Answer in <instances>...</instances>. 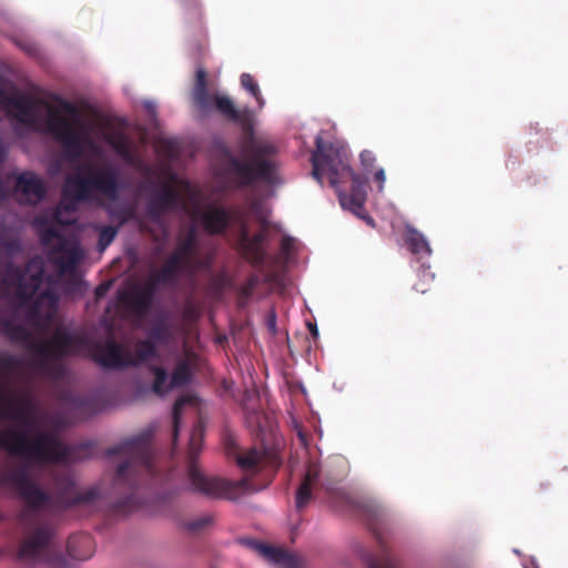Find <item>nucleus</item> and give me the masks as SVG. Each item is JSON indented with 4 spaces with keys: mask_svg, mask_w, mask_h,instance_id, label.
I'll use <instances>...</instances> for the list:
<instances>
[{
    "mask_svg": "<svg viewBox=\"0 0 568 568\" xmlns=\"http://www.w3.org/2000/svg\"><path fill=\"white\" fill-rule=\"evenodd\" d=\"M192 101L203 113L215 109L229 121L239 123L245 135L243 150L248 160L242 161L234 156L226 148V173L234 175L237 187L252 186L257 182L273 184L277 179L276 161L277 148L267 140L255 138L252 114L248 108L237 110L233 101L226 95L211 94L209 92L207 73L204 68H197L192 89Z\"/></svg>",
    "mask_w": 568,
    "mask_h": 568,
    "instance_id": "1",
    "label": "nucleus"
},
{
    "mask_svg": "<svg viewBox=\"0 0 568 568\" xmlns=\"http://www.w3.org/2000/svg\"><path fill=\"white\" fill-rule=\"evenodd\" d=\"M55 105L49 101L0 89V110L21 124L41 130L62 146L69 159H74V103L53 95Z\"/></svg>",
    "mask_w": 568,
    "mask_h": 568,
    "instance_id": "2",
    "label": "nucleus"
},
{
    "mask_svg": "<svg viewBox=\"0 0 568 568\" xmlns=\"http://www.w3.org/2000/svg\"><path fill=\"white\" fill-rule=\"evenodd\" d=\"M0 487H11L26 505V513H39L48 509L62 511L78 505H89L99 498V489L89 487L79 490L73 478L57 476L54 495H50L33 483L26 465L7 464L0 470Z\"/></svg>",
    "mask_w": 568,
    "mask_h": 568,
    "instance_id": "3",
    "label": "nucleus"
},
{
    "mask_svg": "<svg viewBox=\"0 0 568 568\" xmlns=\"http://www.w3.org/2000/svg\"><path fill=\"white\" fill-rule=\"evenodd\" d=\"M105 454L108 457L120 455L124 458L116 468L114 485L126 487L131 491L129 496L113 505L114 511L128 514L139 509L140 500L134 495L139 486L149 480L162 479L151 445V435L142 433L128 438L119 445L108 448Z\"/></svg>",
    "mask_w": 568,
    "mask_h": 568,
    "instance_id": "4",
    "label": "nucleus"
},
{
    "mask_svg": "<svg viewBox=\"0 0 568 568\" xmlns=\"http://www.w3.org/2000/svg\"><path fill=\"white\" fill-rule=\"evenodd\" d=\"M0 333L10 342L23 345L30 353L36 354L38 367L45 372L60 373L62 367L53 365V361L79 355L89 346L85 336L62 326L55 327L50 339L37 342L32 332L13 318L0 320Z\"/></svg>",
    "mask_w": 568,
    "mask_h": 568,
    "instance_id": "5",
    "label": "nucleus"
},
{
    "mask_svg": "<svg viewBox=\"0 0 568 568\" xmlns=\"http://www.w3.org/2000/svg\"><path fill=\"white\" fill-rule=\"evenodd\" d=\"M43 276L44 268L40 258H31L23 268L9 264L3 276V283L16 288L19 306H28V321L37 326H43L42 322L51 323L58 307V296L51 290H45L31 302L43 282Z\"/></svg>",
    "mask_w": 568,
    "mask_h": 568,
    "instance_id": "6",
    "label": "nucleus"
},
{
    "mask_svg": "<svg viewBox=\"0 0 568 568\" xmlns=\"http://www.w3.org/2000/svg\"><path fill=\"white\" fill-rule=\"evenodd\" d=\"M0 448L37 463H67L71 458L69 446L53 432H39L30 438L26 430L8 427L0 430Z\"/></svg>",
    "mask_w": 568,
    "mask_h": 568,
    "instance_id": "7",
    "label": "nucleus"
},
{
    "mask_svg": "<svg viewBox=\"0 0 568 568\" xmlns=\"http://www.w3.org/2000/svg\"><path fill=\"white\" fill-rule=\"evenodd\" d=\"M204 438V424L199 419L192 428L187 450V480L192 491L211 498H226L235 500L251 491L247 479L237 481L224 480L206 475L199 466L196 458L201 453Z\"/></svg>",
    "mask_w": 568,
    "mask_h": 568,
    "instance_id": "8",
    "label": "nucleus"
},
{
    "mask_svg": "<svg viewBox=\"0 0 568 568\" xmlns=\"http://www.w3.org/2000/svg\"><path fill=\"white\" fill-rule=\"evenodd\" d=\"M93 191H98L109 199H116L120 184L115 169L87 166L85 175L77 174L67 179L62 193L65 199L84 202L90 199Z\"/></svg>",
    "mask_w": 568,
    "mask_h": 568,
    "instance_id": "9",
    "label": "nucleus"
},
{
    "mask_svg": "<svg viewBox=\"0 0 568 568\" xmlns=\"http://www.w3.org/2000/svg\"><path fill=\"white\" fill-rule=\"evenodd\" d=\"M196 248L197 231L192 225L184 236L179 240L175 250L163 266L152 275V280L161 284H171L176 282V277L182 271L194 275L197 270L209 266L210 261L194 257Z\"/></svg>",
    "mask_w": 568,
    "mask_h": 568,
    "instance_id": "10",
    "label": "nucleus"
},
{
    "mask_svg": "<svg viewBox=\"0 0 568 568\" xmlns=\"http://www.w3.org/2000/svg\"><path fill=\"white\" fill-rule=\"evenodd\" d=\"M18 557L27 561L59 564L62 560L61 544L57 541L53 527L43 524L30 529L20 544Z\"/></svg>",
    "mask_w": 568,
    "mask_h": 568,
    "instance_id": "11",
    "label": "nucleus"
},
{
    "mask_svg": "<svg viewBox=\"0 0 568 568\" xmlns=\"http://www.w3.org/2000/svg\"><path fill=\"white\" fill-rule=\"evenodd\" d=\"M41 243L50 248L49 258L61 274H71L84 257V251L73 236H65L54 227H47L40 234Z\"/></svg>",
    "mask_w": 568,
    "mask_h": 568,
    "instance_id": "12",
    "label": "nucleus"
},
{
    "mask_svg": "<svg viewBox=\"0 0 568 568\" xmlns=\"http://www.w3.org/2000/svg\"><path fill=\"white\" fill-rule=\"evenodd\" d=\"M316 150L312 154V175L323 185V175L327 174L332 186H337L345 174L352 173L345 153L338 146L325 142L321 136L315 140Z\"/></svg>",
    "mask_w": 568,
    "mask_h": 568,
    "instance_id": "13",
    "label": "nucleus"
},
{
    "mask_svg": "<svg viewBox=\"0 0 568 568\" xmlns=\"http://www.w3.org/2000/svg\"><path fill=\"white\" fill-rule=\"evenodd\" d=\"M19 367L17 356L0 353V418L16 417L21 410L22 402L9 383Z\"/></svg>",
    "mask_w": 568,
    "mask_h": 568,
    "instance_id": "14",
    "label": "nucleus"
},
{
    "mask_svg": "<svg viewBox=\"0 0 568 568\" xmlns=\"http://www.w3.org/2000/svg\"><path fill=\"white\" fill-rule=\"evenodd\" d=\"M225 449L227 455L234 457L237 466L244 471L255 473L268 467H278L276 455L270 450L251 448L245 453H239V447L232 436L225 438Z\"/></svg>",
    "mask_w": 568,
    "mask_h": 568,
    "instance_id": "15",
    "label": "nucleus"
},
{
    "mask_svg": "<svg viewBox=\"0 0 568 568\" xmlns=\"http://www.w3.org/2000/svg\"><path fill=\"white\" fill-rule=\"evenodd\" d=\"M345 176L352 180V187L349 193L338 192L341 205L365 220L367 224L374 225V220L364 210L367 197L366 181L353 170L352 173H347Z\"/></svg>",
    "mask_w": 568,
    "mask_h": 568,
    "instance_id": "16",
    "label": "nucleus"
},
{
    "mask_svg": "<svg viewBox=\"0 0 568 568\" xmlns=\"http://www.w3.org/2000/svg\"><path fill=\"white\" fill-rule=\"evenodd\" d=\"M155 284L152 277L150 278V283L144 286H134L130 291H123L119 295L120 302L133 313L139 316H144L151 308L153 296L155 293Z\"/></svg>",
    "mask_w": 568,
    "mask_h": 568,
    "instance_id": "17",
    "label": "nucleus"
},
{
    "mask_svg": "<svg viewBox=\"0 0 568 568\" xmlns=\"http://www.w3.org/2000/svg\"><path fill=\"white\" fill-rule=\"evenodd\" d=\"M93 359L104 368L120 369L128 367L126 349L113 339H109L104 344H97Z\"/></svg>",
    "mask_w": 568,
    "mask_h": 568,
    "instance_id": "18",
    "label": "nucleus"
},
{
    "mask_svg": "<svg viewBox=\"0 0 568 568\" xmlns=\"http://www.w3.org/2000/svg\"><path fill=\"white\" fill-rule=\"evenodd\" d=\"M179 192L174 187L163 185L146 203L145 212L148 217L152 221H159L166 211L179 205Z\"/></svg>",
    "mask_w": 568,
    "mask_h": 568,
    "instance_id": "19",
    "label": "nucleus"
},
{
    "mask_svg": "<svg viewBox=\"0 0 568 568\" xmlns=\"http://www.w3.org/2000/svg\"><path fill=\"white\" fill-rule=\"evenodd\" d=\"M242 542L272 564L284 568H298V558L282 548L268 546L252 539H246Z\"/></svg>",
    "mask_w": 568,
    "mask_h": 568,
    "instance_id": "20",
    "label": "nucleus"
},
{
    "mask_svg": "<svg viewBox=\"0 0 568 568\" xmlns=\"http://www.w3.org/2000/svg\"><path fill=\"white\" fill-rule=\"evenodd\" d=\"M381 510L377 508H368L366 510V520L369 528L374 531L378 544L381 554L379 556H371L367 559L369 568H399L397 559L394 555L388 550L384 541L381 539L379 534L376 529V521L379 520Z\"/></svg>",
    "mask_w": 568,
    "mask_h": 568,
    "instance_id": "21",
    "label": "nucleus"
},
{
    "mask_svg": "<svg viewBox=\"0 0 568 568\" xmlns=\"http://www.w3.org/2000/svg\"><path fill=\"white\" fill-rule=\"evenodd\" d=\"M16 190L22 200L29 204H37L45 196L47 190L40 178L31 172L21 173L17 178Z\"/></svg>",
    "mask_w": 568,
    "mask_h": 568,
    "instance_id": "22",
    "label": "nucleus"
},
{
    "mask_svg": "<svg viewBox=\"0 0 568 568\" xmlns=\"http://www.w3.org/2000/svg\"><path fill=\"white\" fill-rule=\"evenodd\" d=\"M235 219L240 221L241 217L224 207L212 206L203 214L202 224L207 233L219 235L223 234Z\"/></svg>",
    "mask_w": 568,
    "mask_h": 568,
    "instance_id": "23",
    "label": "nucleus"
},
{
    "mask_svg": "<svg viewBox=\"0 0 568 568\" xmlns=\"http://www.w3.org/2000/svg\"><path fill=\"white\" fill-rule=\"evenodd\" d=\"M240 246L245 258L253 266H261L264 264L266 258V253L263 246H258L248 240V229L246 223L240 219Z\"/></svg>",
    "mask_w": 568,
    "mask_h": 568,
    "instance_id": "24",
    "label": "nucleus"
},
{
    "mask_svg": "<svg viewBox=\"0 0 568 568\" xmlns=\"http://www.w3.org/2000/svg\"><path fill=\"white\" fill-rule=\"evenodd\" d=\"M318 468L315 465L308 466L305 476L296 491L295 504L297 509H303L311 503L313 498L312 490L315 484L318 481Z\"/></svg>",
    "mask_w": 568,
    "mask_h": 568,
    "instance_id": "25",
    "label": "nucleus"
},
{
    "mask_svg": "<svg viewBox=\"0 0 568 568\" xmlns=\"http://www.w3.org/2000/svg\"><path fill=\"white\" fill-rule=\"evenodd\" d=\"M67 551L73 559H89L93 554V540L91 536L87 534L71 536L67 541Z\"/></svg>",
    "mask_w": 568,
    "mask_h": 568,
    "instance_id": "26",
    "label": "nucleus"
},
{
    "mask_svg": "<svg viewBox=\"0 0 568 568\" xmlns=\"http://www.w3.org/2000/svg\"><path fill=\"white\" fill-rule=\"evenodd\" d=\"M404 242L409 252L419 258L429 256L432 254V248L426 237L410 225L405 227Z\"/></svg>",
    "mask_w": 568,
    "mask_h": 568,
    "instance_id": "27",
    "label": "nucleus"
},
{
    "mask_svg": "<svg viewBox=\"0 0 568 568\" xmlns=\"http://www.w3.org/2000/svg\"><path fill=\"white\" fill-rule=\"evenodd\" d=\"M114 152L128 164H134L136 155L128 136L122 132H113L105 138Z\"/></svg>",
    "mask_w": 568,
    "mask_h": 568,
    "instance_id": "28",
    "label": "nucleus"
},
{
    "mask_svg": "<svg viewBox=\"0 0 568 568\" xmlns=\"http://www.w3.org/2000/svg\"><path fill=\"white\" fill-rule=\"evenodd\" d=\"M158 357V348L152 339H139L134 354L126 351L128 367H136L151 358Z\"/></svg>",
    "mask_w": 568,
    "mask_h": 568,
    "instance_id": "29",
    "label": "nucleus"
},
{
    "mask_svg": "<svg viewBox=\"0 0 568 568\" xmlns=\"http://www.w3.org/2000/svg\"><path fill=\"white\" fill-rule=\"evenodd\" d=\"M149 369L154 375L152 389L155 394L163 395L172 388L170 387V383L168 384L169 376L165 368L156 365H151Z\"/></svg>",
    "mask_w": 568,
    "mask_h": 568,
    "instance_id": "30",
    "label": "nucleus"
},
{
    "mask_svg": "<svg viewBox=\"0 0 568 568\" xmlns=\"http://www.w3.org/2000/svg\"><path fill=\"white\" fill-rule=\"evenodd\" d=\"M146 339H152L158 346L159 344H166L171 339V329L164 321L156 322L148 333Z\"/></svg>",
    "mask_w": 568,
    "mask_h": 568,
    "instance_id": "31",
    "label": "nucleus"
},
{
    "mask_svg": "<svg viewBox=\"0 0 568 568\" xmlns=\"http://www.w3.org/2000/svg\"><path fill=\"white\" fill-rule=\"evenodd\" d=\"M214 523V517L210 514L201 515L194 519L182 523V528L190 534L202 532Z\"/></svg>",
    "mask_w": 568,
    "mask_h": 568,
    "instance_id": "32",
    "label": "nucleus"
},
{
    "mask_svg": "<svg viewBox=\"0 0 568 568\" xmlns=\"http://www.w3.org/2000/svg\"><path fill=\"white\" fill-rule=\"evenodd\" d=\"M191 379V371L185 362L179 363L172 372L170 387L186 385Z\"/></svg>",
    "mask_w": 568,
    "mask_h": 568,
    "instance_id": "33",
    "label": "nucleus"
},
{
    "mask_svg": "<svg viewBox=\"0 0 568 568\" xmlns=\"http://www.w3.org/2000/svg\"><path fill=\"white\" fill-rule=\"evenodd\" d=\"M240 81L242 88L254 97L260 108H263L265 101L262 97L260 87L255 79L250 73H242Z\"/></svg>",
    "mask_w": 568,
    "mask_h": 568,
    "instance_id": "34",
    "label": "nucleus"
},
{
    "mask_svg": "<svg viewBox=\"0 0 568 568\" xmlns=\"http://www.w3.org/2000/svg\"><path fill=\"white\" fill-rule=\"evenodd\" d=\"M417 275L419 281L414 284L413 288L418 293L425 294L430 290V284L433 283L435 275L430 272L429 267H425L424 264H422Z\"/></svg>",
    "mask_w": 568,
    "mask_h": 568,
    "instance_id": "35",
    "label": "nucleus"
},
{
    "mask_svg": "<svg viewBox=\"0 0 568 568\" xmlns=\"http://www.w3.org/2000/svg\"><path fill=\"white\" fill-rule=\"evenodd\" d=\"M119 229L116 226L106 225L100 230L98 247L100 251H104L115 239Z\"/></svg>",
    "mask_w": 568,
    "mask_h": 568,
    "instance_id": "36",
    "label": "nucleus"
},
{
    "mask_svg": "<svg viewBox=\"0 0 568 568\" xmlns=\"http://www.w3.org/2000/svg\"><path fill=\"white\" fill-rule=\"evenodd\" d=\"M261 283V278L256 274H251L247 280L240 286L239 294L242 298H250Z\"/></svg>",
    "mask_w": 568,
    "mask_h": 568,
    "instance_id": "37",
    "label": "nucleus"
},
{
    "mask_svg": "<svg viewBox=\"0 0 568 568\" xmlns=\"http://www.w3.org/2000/svg\"><path fill=\"white\" fill-rule=\"evenodd\" d=\"M185 9V14L193 22H200L202 19V11L200 0H180Z\"/></svg>",
    "mask_w": 568,
    "mask_h": 568,
    "instance_id": "38",
    "label": "nucleus"
},
{
    "mask_svg": "<svg viewBox=\"0 0 568 568\" xmlns=\"http://www.w3.org/2000/svg\"><path fill=\"white\" fill-rule=\"evenodd\" d=\"M189 399L186 397H180L176 399L174 407H173V444L178 440L179 435V426H180V419H181V409L186 404Z\"/></svg>",
    "mask_w": 568,
    "mask_h": 568,
    "instance_id": "39",
    "label": "nucleus"
},
{
    "mask_svg": "<svg viewBox=\"0 0 568 568\" xmlns=\"http://www.w3.org/2000/svg\"><path fill=\"white\" fill-rule=\"evenodd\" d=\"M359 159H361V163L362 165L364 166V169L366 170H371L374 168L375 165V162H376V156L374 154L373 151H369V150H364L361 154H359Z\"/></svg>",
    "mask_w": 568,
    "mask_h": 568,
    "instance_id": "40",
    "label": "nucleus"
},
{
    "mask_svg": "<svg viewBox=\"0 0 568 568\" xmlns=\"http://www.w3.org/2000/svg\"><path fill=\"white\" fill-rule=\"evenodd\" d=\"M134 210L131 207H123L116 213V219L119 220L120 225H123L126 222L131 221L132 219H134Z\"/></svg>",
    "mask_w": 568,
    "mask_h": 568,
    "instance_id": "41",
    "label": "nucleus"
},
{
    "mask_svg": "<svg viewBox=\"0 0 568 568\" xmlns=\"http://www.w3.org/2000/svg\"><path fill=\"white\" fill-rule=\"evenodd\" d=\"M294 250V240L290 236H283L281 240V252L284 255H290Z\"/></svg>",
    "mask_w": 568,
    "mask_h": 568,
    "instance_id": "42",
    "label": "nucleus"
},
{
    "mask_svg": "<svg viewBox=\"0 0 568 568\" xmlns=\"http://www.w3.org/2000/svg\"><path fill=\"white\" fill-rule=\"evenodd\" d=\"M265 239H266V234L264 231L255 233L252 236L248 234V240L252 241L253 243L257 244L258 246H263Z\"/></svg>",
    "mask_w": 568,
    "mask_h": 568,
    "instance_id": "43",
    "label": "nucleus"
},
{
    "mask_svg": "<svg viewBox=\"0 0 568 568\" xmlns=\"http://www.w3.org/2000/svg\"><path fill=\"white\" fill-rule=\"evenodd\" d=\"M374 179L375 181L379 184L378 185V190L379 191H383L384 189V183L386 181V175H385V171L383 169H379L376 171L375 175H374Z\"/></svg>",
    "mask_w": 568,
    "mask_h": 568,
    "instance_id": "44",
    "label": "nucleus"
},
{
    "mask_svg": "<svg viewBox=\"0 0 568 568\" xmlns=\"http://www.w3.org/2000/svg\"><path fill=\"white\" fill-rule=\"evenodd\" d=\"M8 145L4 140L0 136V163H3L8 156Z\"/></svg>",
    "mask_w": 568,
    "mask_h": 568,
    "instance_id": "45",
    "label": "nucleus"
},
{
    "mask_svg": "<svg viewBox=\"0 0 568 568\" xmlns=\"http://www.w3.org/2000/svg\"><path fill=\"white\" fill-rule=\"evenodd\" d=\"M106 290H108V286H106V285H104V284H100V285L95 288V295H97V297H102V296L105 294Z\"/></svg>",
    "mask_w": 568,
    "mask_h": 568,
    "instance_id": "46",
    "label": "nucleus"
},
{
    "mask_svg": "<svg viewBox=\"0 0 568 568\" xmlns=\"http://www.w3.org/2000/svg\"><path fill=\"white\" fill-rule=\"evenodd\" d=\"M307 326H308V329H310V332H311L312 336H313L314 338H317V336H318V329H317L316 324L308 323V324H307Z\"/></svg>",
    "mask_w": 568,
    "mask_h": 568,
    "instance_id": "47",
    "label": "nucleus"
},
{
    "mask_svg": "<svg viewBox=\"0 0 568 568\" xmlns=\"http://www.w3.org/2000/svg\"><path fill=\"white\" fill-rule=\"evenodd\" d=\"M54 219H55V221H57L59 224H61V225H68V224H70V223H71V222H69V221H63V220H61V219H60V210H59V209L57 210V212H55V214H54Z\"/></svg>",
    "mask_w": 568,
    "mask_h": 568,
    "instance_id": "48",
    "label": "nucleus"
},
{
    "mask_svg": "<svg viewBox=\"0 0 568 568\" xmlns=\"http://www.w3.org/2000/svg\"><path fill=\"white\" fill-rule=\"evenodd\" d=\"M3 193V184H2V181L0 180V196L2 195Z\"/></svg>",
    "mask_w": 568,
    "mask_h": 568,
    "instance_id": "49",
    "label": "nucleus"
},
{
    "mask_svg": "<svg viewBox=\"0 0 568 568\" xmlns=\"http://www.w3.org/2000/svg\"><path fill=\"white\" fill-rule=\"evenodd\" d=\"M145 108H148V109H149V108H152V105H151V104H149V103H146V104H145Z\"/></svg>",
    "mask_w": 568,
    "mask_h": 568,
    "instance_id": "50",
    "label": "nucleus"
}]
</instances>
